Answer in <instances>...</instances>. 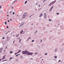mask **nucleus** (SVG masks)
<instances>
[{"label":"nucleus","instance_id":"20","mask_svg":"<svg viewBox=\"0 0 64 64\" xmlns=\"http://www.w3.org/2000/svg\"><path fill=\"white\" fill-rule=\"evenodd\" d=\"M2 39H5V37H3L2 38Z\"/></svg>","mask_w":64,"mask_h":64},{"label":"nucleus","instance_id":"47","mask_svg":"<svg viewBox=\"0 0 64 64\" xmlns=\"http://www.w3.org/2000/svg\"><path fill=\"white\" fill-rule=\"evenodd\" d=\"M22 39H20V41H21V40Z\"/></svg>","mask_w":64,"mask_h":64},{"label":"nucleus","instance_id":"12","mask_svg":"<svg viewBox=\"0 0 64 64\" xmlns=\"http://www.w3.org/2000/svg\"><path fill=\"white\" fill-rule=\"evenodd\" d=\"M52 3L51 2L50 3V4L49 5V6H50L51 5H52Z\"/></svg>","mask_w":64,"mask_h":64},{"label":"nucleus","instance_id":"4","mask_svg":"<svg viewBox=\"0 0 64 64\" xmlns=\"http://www.w3.org/2000/svg\"><path fill=\"white\" fill-rule=\"evenodd\" d=\"M11 32V31H10L8 32L6 34V35L8 34L9 33Z\"/></svg>","mask_w":64,"mask_h":64},{"label":"nucleus","instance_id":"60","mask_svg":"<svg viewBox=\"0 0 64 64\" xmlns=\"http://www.w3.org/2000/svg\"><path fill=\"white\" fill-rule=\"evenodd\" d=\"M4 61H5L4 60H3V61H2V62H4Z\"/></svg>","mask_w":64,"mask_h":64},{"label":"nucleus","instance_id":"18","mask_svg":"<svg viewBox=\"0 0 64 64\" xmlns=\"http://www.w3.org/2000/svg\"><path fill=\"white\" fill-rule=\"evenodd\" d=\"M54 58H57V56H54Z\"/></svg>","mask_w":64,"mask_h":64},{"label":"nucleus","instance_id":"25","mask_svg":"<svg viewBox=\"0 0 64 64\" xmlns=\"http://www.w3.org/2000/svg\"><path fill=\"white\" fill-rule=\"evenodd\" d=\"M19 34H18L16 36V37H18L19 36Z\"/></svg>","mask_w":64,"mask_h":64},{"label":"nucleus","instance_id":"30","mask_svg":"<svg viewBox=\"0 0 64 64\" xmlns=\"http://www.w3.org/2000/svg\"><path fill=\"white\" fill-rule=\"evenodd\" d=\"M56 14H57V15H59V13L57 12V13H56Z\"/></svg>","mask_w":64,"mask_h":64},{"label":"nucleus","instance_id":"5","mask_svg":"<svg viewBox=\"0 0 64 64\" xmlns=\"http://www.w3.org/2000/svg\"><path fill=\"white\" fill-rule=\"evenodd\" d=\"M44 14L45 15L44 16V18H46V17H47V16H46V13H44Z\"/></svg>","mask_w":64,"mask_h":64},{"label":"nucleus","instance_id":"34","mask_svg":"<svg viewBox=\"0 0 64 64\" xmlns=\"http://www.w3.org/2000/svg\"><path fill=\"white\" fill-rule=\"evenodd\" d=\"M46 1V0H44V1H43V2L44 3V2Z\"/></svg>","mask_w":64,"mask_h":64},{"label":"nucleus","instance_id":"56","mask_svg":"<svg viewBox=\"0 0 64 64\" xmlns=\"http://www.w3.org/2000/svg\"><path fill=\"white\" fill-rule=\"evenodd\" d=\"M6 51V50H4V51Z\"/></svg>","mask_w":64,"mask_h":64},{"label":"nucleus","instance_id":"28","mask_svg":"<svg viewBox=\"0 0 64 64\" xmlns=\"http://www.w3.org/2000/svg\"><path fill=\"white\" fill-rule=\"evenodd\" d=\"M21 24H22V25H24V23L23 22Z\"/></svg>","mask_w":64,"mask_h":64},{"label":"nucleus","instance_id":"61","mask_svg":"<svg viewBox=\"0 0 64 64\" xmlns=\"http://www.w3.org/2000/svg\"><path fill=\"white\" fill-rule=\"evenodd\" d=\"M20 42H21V41H20L19 42L20 43Z\"/></svg>","mask_w":64,"mask_h":64},{"label":"nucleus","instance_id":"36","mask_svg":"<svg viewBox=\"0 0 64 64\" xmlns=\"http://www.w3.org/2000/svg\"><path fill=\"white\" fill-rule=\"evenodd\" d=\"M61 61V60H60L58 61V62H60Z\"/></svg>","mask_w":64,"mask_h":64},{"label":"nucleus","instance_id":"9","mask_svg":"<svg viewBox=\"0 0 64 64\" xmlns=\"http://www.w3.org/2000/svg\"><path fill=\"white\" fill-rule=\"evenodd\" d=\"M10 53L11 54L12 53H13V52H12V51H11L10 52Z\"/></svg>","mask_w":64,"mask_h":64},{"label":"nucleus","instance_id":"42","mask_svg":"<svg viewBox=\"0 0 64 64\" xmlns=\"http://www.w3.org/2000/svg\"><path fill=\"white\" fill-rule=\"evenodd\" d=\"M17 54V53H15L14 54V55H16Z\"/></svg>","mask_w":64,"mask_h":64},{"label":"nucleus","instance_id":"57","mask_svg":"<svg viewBox=\"0 0 64 64\" xmlns=\"http://www.w3.org/2000/svg\"><path fill=\"white\" fill-rule=\"evenodd\" d=\"M18 55H20V54H18Z\"/></svg>","mask_w":64,"mask_h":64},{"label":"nucleus","instance_id":"2","mask_svg":"<svg viewBox=\"0 0 64 64\" xmlns=\"http://www.w3.org/2000/svg\"><path fill=\"white\" fill-rule=\"evenodd\" d=\"M26 15H27V13H24L23 15V16H22V18H25Z\"/></svg>","mask_w":64,"mask_h":64},{"label":"nucleus","instance_id":"14","mask_svg":"<svg viewBox=\"0 0 64 64\" xmlns=\"http://www.w3.org/2000/svg\"><path fill=\"white\" fill-rule=\"evenodd\" d=\"M5 25H6V24H7V22H6V21H5Z\"/></svg>","mask_w":64,"mask_h":64},{"label":"nucleus","instance_id":"32","mask_svg":"<svg viewBox=\"0 0 64 64\" xmlns=\"http://www.w3.org/2000/svg\"><path fill=\"white\" fill-rule=\"evenodd\" d=\"M38 53H35V54L36 55H37V54H38Z\"/></svg>","mask_w":64,"mask_h":64},{"label":"nucleus","instance_id":"19","mask_svg":"<svg viewBox=\"0 0 64 64\" xmlns=\"http://www.w3.org/2000/svg\"><path fill=\"white\" fill-rule=\"evenodd\" d=\"M49 21H50V22H51V19H49Z\"/></svg>","mask_w":64,"mask_h":64},{"label":"nucleus","instance_id":"13","mask_svg":"<svg viewBox=\"0 0 64 64\" xmlns=\"http://www.w3.org/2000/svg\"><path fill=\"white\" fill-rule=\"evenodd\" d=\"M23 26V25L22 24H21L20 25V26H19V27H20V26Z\"/></svg>","mask_w":64,"mask_h":64},{"label":"nucleus","instance_id":"8","mask_svg":"<svg viewBox=\"0 0 64 64\" xmlns=\"http://www.w3.org/2000/svg\"><path fill=\"white\" fill-rule=\"evenodd\" d=\"M27 3V1L26 0L24 2V4H26Z\"/></svg>","mask_w":64,"mask_h":64},{"label":"nucleus","instance_id":"39","mask_svg":"<svg viewBox=\"0 0 64 64\" xmlns=\"http://www.w3.org/2000/svg\"><path fill=\"white\" fill-rule=\"evenodd\" d=\"M54 3H55V2H56V0H55L54 1Z\"/></svg>","mask_w":64,"mask_h":64},{"label":"nucleus","instance_id":"49","mask_svg":"<svg viewBox=\"0 0 64 64\" xmlns=\"http://www.w3.org/2000/svg\"><path fill=\"white\" fill-rule=\"evenodd\" d=\"M6 56V55H4V57H5V56Z\"/></svg>","mask_w":64,"mask_h":64},{"label":"nucleus","instance_id":"41","mask_svg":"<svg viewBox=\"0 0 64 64\" xmlns=\"http://www.w3.org/2000/svg\"><path fill=\"white\" fill-rule=\"evenodd\" d=\"M6 28H9V27H8V26H7Z\"/></svg>","mask_w":64,"mask_h":64},{"label":"nucleus","instance_id":"24","mask_svg":"<svg viewBox=\"0 0 64 64\" xmlns=\"http://www.w3.org/2000/svg\"><path fill=\"white\" fill-rule=\"evenodd\" d=\"M30 59L31 60H33V59L32 58H30Z\"/></svg>","mask_w":64,"mask_h":64},{"label":"nucleus","instance_id":"58","mask_svg":"<svg viewBox=\"0 0 64 64\" xmlns=\"http://www.w3.org/2000/svg\"><path fill=\"white\" fill-rule=\"evenodd\" d=\"M36 5H37V3H36Z\"/></svg>","mask_w":64,"mask_h":64},{"label":"nucleus","instance_id":"31","mask_svg":"<svg viewBox=\"0 0 64 64\" xmlns=\"http://www.w3.org/2000/svg\"><path fill=\"white\" fill-rule=\"evenodd\" d=\"M2 49H3V48H0V50H2Z\"/></svg>","mask_w":64,"mask_h":64},{"label":"nucleus","instance_id":"6","mask_svg":"<svg viewBox=\"0 0 64 64\" xmlns=\"http://www.w3.org/2000/svg\"><path fill=\"white\" fill-rule=\"evenodd\" d=\"M23 31H23V30H22V31H20V34H22V33H23Z\"/></svg>","mask_w":64,"mask_h":64},{"label":"nucleus","instance_id":"33","mask_svg":"<svg viewBox=\"0 0 64 64\" xmlns=\"http://www.w3.org/2000/svg\"><path fill=\"white\" fill-rule=\"evenodd\" d=\"M54 7V6H52V8H51L52 9H53V7Z\"/></svg>","mask_w":64,"mask_h":64},{"label":"nucleus","instance_id":"26","mask_svg":"<svg viewBox=\"0 0 64 64\" xmlns=\"http://www.w3.org/2000/svg\"><path fill=\"white\" fill-rule=\"evenodd\" d=\"M12 14H13V15H14V14H15V12H13L12 13Z\"/></svg>","mask_w":64,"mask_h":64},{"label":"nucleus","instance_id":"7","mask_svg":"<svg viewBox=\"0 0 64 64\" xmlns=\"http://www.w3.org/2000/svg\"><path fill=\"white\" fill-rule=\"evenodd\" d=\"M42 16H43V14L41 13V14H40V15L39 17H42Z\"/></svg>","mask_w":64,"mask_h":64},{"label":"nucleus","instance_id":"63","mask_svg":"<svg viewBox=\"0 0 64 64\" xmlns=\"http://www.w3.org/2000/svg\"><path fill=\"white\" fill-rule=\"evenodd\" d=\"M15 3V2H12V3Z\"/></svg>","mask_w":64,"mask_h":64},{"label":"nucleus","instance_id":"23","mask_svg":"<svg viewBox=\"0 0 64 64\" xmlns=\"http://www.w3.org/2000/svg\"><path fill=\"white\" fill-rule=\"evenodd\" d=\"M47 53H46L44 55H47Z\"/></svg>","mask_w":64,"mask_h":64},{"label":"nucleus","instance_id":"16","mask_svg":"<svg viewBox=\"0 0 64 64\" xmlns=\"http://www.w3.org/2000/svg\"><path fill=\"white\" fill-rule=\"evenodd\" d=\"M57 51V49H55V52H56Z\"/></svg>","mask_w":64,"mask_h":64},{"label":"nucleus","instance_id":"21","mask_svg":"<svg viewBox=\"0 0 64 64\" xmlns=\"http://www.w3.org/2000/svg\"><path fill=\"white\" fill-rule=\"evenodd\" d=\"M16 61L18 62V61H19V60H18V59H16Z\"/></svg>","mask_w":64,"mask_h":64},{"label":"nucleus","instance_id":"64","mask_svg":"<svg viewBox=\"0 0 64 64\" xmlns=\"http://www.w3.org/2000/svg\"><path fill=\"white\" fill-rule=\"evenodd\" d=\"M18 39H20V38H18Z\"/></svg>","mask_w":64,"mask_h":64},{"label":"nucleus","instance_id":"1","mask_svg":"<svg viewBox=\"0 0 64 64\" xmlns=\"http://www.w3.org/2000/svg\"><path fill=\"white\" fill-rule=\"evenodd\" d=\"M22 53L23 54H27L28 55H32V54H33V53L30 52L26 50L25 51H22Z\"/></svg>","mask_w":64,"mask_h":64},{"label":"nucleus","instance_id":"55","mask_svg":"<svg viewBox=\"0 0 64 64\" xmlns=\"http://www.w3.org/2000/svg\"><path fill=\"white\" fill-rule=\"evenodd\" d=\"M4 58H2V60H4Z\"/></svg>","mask_w":64,"mask_h":64},{"label":"nucleus","instance_id":"51","mask_svg":"<svg viewBox=\"0 0 64 64\" xmlns=\"http://www.w3.org/2000/svg\"><path fill=\"white\" fill-rule=\"evenodd\" d=\"M10 21H9V20H8V22H10Z\"/></svg>","mask_w":64,"mask_h":64},{"label":"nucleus","instance_id":"3","mask_svg":"<svg viewBox=\"0 0 64 64\" xmlns=\"http://www.w3.org/2000/svg\"><path fill=\"white\" fill-rule=\"evenodd\" d=\"M8 36L7 38V39H6V41L8 42L9 41V40H10V38L8 37Z\"/></svg>","mask_w":64,"mask_h":64},{"label":"nucleus","instance_id":"40","mask_svg":"<svg viewBox=\"0 0 64 64\" xmlns=\"http://www.w3.org/2000/svg\"><path fill=\"white\" fill-rule=\"evenodd\" d=\"M2 7V6H0V8H1Z\"/></svg>","mask_w":64,"mask_h":64},{"label":"nucleus","instance_id":"15","mask_svg":"<svg viewBox=\"0 0 64 64\" xmlns=\"http://www.w3.org/2000/svg\"><path fill=\"white\" fill-rule=\"evenodd\" d=\"M2 52V50H0V53H1Z\"/></svg>","mask_w":64,"mask_h":64},{"label":"nucleus","instance_id":"27","mask_svg":"<svg viewBox=\"0 0 64 64\" xmlns=\"http://www.w3.org/2000/svg\"><path fill=\"white\" fill-rule=\"evenodd\" d=\"M12 57H11L9 59V60H11V59H12Z\"/></svg>","mask_w":64,"mask_h":64},{"label":"nucleus","instance_id":"22","mask_svg":"<svg viewBox=\"0 0 64 64\" xmlns=\"http://www.w3.org/2000/svg\"><path fill=\"white\" fill-rule=\"evenodd\" d=\"M34 41H35V40H32V42H34Z\"/></svg>","mask_w":64,"mask_h":64},{"label":"nucleus","instance_id":"46","mask_svg":"<svg viewBox=\"0 0 64 64\" xmlns=\"http://www.w3.org/2000/svg\"><path fill=\"white\" fill-rule=\"evenodd\" d=\"M10 21H12V19L11 18H10Z\"/></svg>","mask_w":64,"mask_h":64},{"label":"nucleus","instance_id":"50","mask_svg":"<svg viewBox=\"0 0 64 64\" xmlns=\"http://www.w3.org/2000/svg\"><path fill=\"white\" fill-rule=\"evenodd\" d=\"M39 7H40V4H39Z\"/></svg>","mask_w":64,"mask_h":64},{"label":"nucleus","instance_id":"53","mask_svg":"<svg viewBox=\"0 0 64 64\" xmlns=\"http://www.w3.org/2000/svg\"><path fill=\"white\" fill-rule=\"evenodd\" d=\"M7 48V46H6V48H5V49H6V48Z\"/></svg>","mask_w":64,"mask_h":64},{"label":"nucleus","instance_id":"37","mask_svg":"<svg viewBox=\"0 0 64 64\" xmlns=\"http://www.w3.org/2000/svg\"><path fill=\"white\" fill-rule=\"evenodd\" d=\"M37 31H36L35 32V33H34V34H35V33H37Z\"/></svg>","mask_w":64,"mask_h":64},{"label":"nucleus","instance_id":"43","mask_svg":"<svg viewBox=\"0 0 64 64\" xmlns=\"http://www.w3.org/2000/svg\"><path fill=\"white\" fill-rule=\"evenodd\" d=\"M29 39H31V38H30V37H29L28 39V40Z\"/></svg>","mask_w":64,"mask_h":64},{"label":"nucleus","instance_id":"45","mask_svg":"<svg viewBox=\"0 0 64 64\" xmlns=\"http://www.w3.org/2000/svg\"><path fill=\"white\" fill-rule=\"evenodd\" d=\"M52 8H51V9H50V10L51 11H52Z\"/></svg>","mask_w":64,"mask_h":64},{"label":"nucleus","instance_id":"10","mask_svg":"<svg viewBox=\"0 0 64 64\" xmlns=\"http://www.w3.org/2000/svg\"><path fill=\"white\" fill-rule=\"evenodd\" d=\"M21 51V50H19L18 52L19 53V52H20Z\"/></svg>","mask_w":64,"mask_h":64},{"label":"nucleus","instance_id":"59","mask_svg":"<svg viewBox=\"0 0 64 64\" xmlns=\"http://www.w3.org/2000/svg\"><path fill=\"white\" fill-rule=\"evenodd\" d=\"M12 9H13V7H12Z\"/></svg>","mask_w":64,"mask_h":64},{"label":"nucleus","instance_id":"17","mask_svg":"<svg viewBox=\"0 0 64 64\" xmlns=\"http://www.w3.org/2000/svg\"><path fill=\"white\" fill-rule=\"evenodd\" d=\"M2 58H4V59L5 58V57L4 56H3Z\"/></svg>","mask_w":64,"mask_h":64},{"label":"nucleus","instance_id":"38","mask_svg":"<svg viewBox=\"0 0 64 64\" xmlns=\"http://www.w3.org/2000/svg\"><path fill=\"white\" fill-rule=\"evenodd\" d=\"M18 56V54L16 55V57H17Z\"/></svg>","mask_w":64,"mask_h":64},{"label":"nucleus","instance_id":"44","mask_svg":"<svg viewBox=\"0 0 64 64\" xmlns=\"http://www.w3.org/2000/svg\"><path fill=\"white\" fill-rule=\"evenodd\" d=\"M11 11H10V13H11Z\"/></svg>","mask_w":64,"mask_h":64},{"label":"nucleus","instance_id":"29","mask_svg":"<svg viewBox=\"0 0 64 64\" xmlns=\"http://www.w3.org/2000/svg\"><path fill=\"white\" fill-rule=\"evenodd\" d=\"M40 42L42 43V40H40Z\"/></svg>","mask_w":64,"mask_h":64},{"label":"nucleus","instance_id":"62","mask_svg":"<svg viewBox=\"0 0 64 64\" xmlns=\"http://www.w3.org/2000/svg\"><path fill=\"white\" fill-rule=\"evenodd\" d=\"M51 11V10H50V12Z\"/></svg>","mask_w":64,"mask_h":64},{"label":"nucleus","instance_id":"48","mask_svg":"<svg viewBox=\"0 0 64 64\" xmlns=\"http://www.w3.org/2000/svg\"><path fill=\"white\" fill-rule=\"evenodd\" d=\"M14 42H15V40H14L13 41V43L14 44Z\"/></svg>","mask_w":64,"mask_h":64},{"label":"nucleus","instance_id":"35","mask_svg":"<svg viewBox=\"0 0 64 64\" xmlns=\"http://www.w3.org/2000/svg\"><path fill=\"white\" fill-rule=\"evenodd\" d=\"M21 58H23V56H20Z\"/></svg>","mask_w":64,"mask_h":64},{"label":"nucleus","instance_id":"11","mask_svg":"<svg viewBox=\"0 0 64 64\" xmlns=\"http://www.w3.org/2000/svg\"><path fill=\"white\" fill-rule=\"evenodd\" d=\"M52 4L53 5V4H54V2H51Z\"/></svg>","mask_w":64,"mask_h":64},{"label":"nucleus","instance_id":"52","mask_svg":"<svg viewBox=\"0 0 64 64\" xmlns=\"http://www.w3.org/2000/svg\"><path fill=\"white\" fill-rule=\"evenodd\" d=\"M19 52H16V54H18V53H19Z\"/></svg>","mask_w":64,"mask_h":64},{"label":"nucleus","instance_id":"54","mask_svg":"<svg viewBox=\"0 0 64 64\" xmlns=\"http://www.w3.org/2000/svg\"><path fill=\"white\" fill-rule=\"evenodd\" d=\"M2 60V59H0V61H1Z\"/></svg>","mask_w":64,"mask_h":64}]
</instances>
